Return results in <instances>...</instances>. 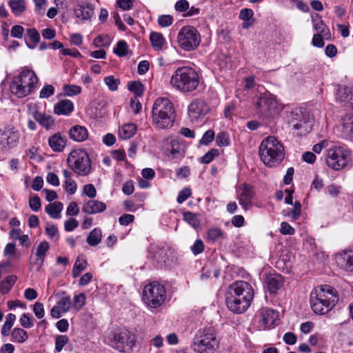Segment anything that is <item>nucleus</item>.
<instances>
[{
	"instance_id": "1",
	"label": "nucleus",
	"mask_w": 353,
	"mask_h": 353,
	"mask_svg": "<svg viewBox=\"0 0 353 353\" xmlns=\"http://www.w3.org/2000/svg\"><path fill=\"white\" fill-rule=\"evenodd\" d=\"M175 118L173 103L167 97L157 98L152 109V121L155 128L159 130L171 128Z\"/></svg>"
},
{
	"instance_id": "2",
	"label": "nucleus",
	"mask_w": 353,
	"mask_h": 353,
	"mask_svg": "<svg viewBox=\"0 0 353 353\" xmlns=\"http://www.w3.org/2000/svg\"><path fill=\"white\" fill-rule=\"evenodd\" d=\"M170 83L175 90L183 93H189L197 89L200 83V77L192 68L180 67L172 75Z\"/></svg>"
},
{
	"instance_id": "3",
	"label": "nucleus",
	"mask_w": 353,
	"mask_h": 353,
	"mask_svg": "<svg viewBox=\"0 0 353 353\" xmlns=\"http://www.w3.org/2000/svg\"><path fill=\"white\" fill-rule=\"evenodd\" d=\"M335 290L330 285H321L310 294V305L314 313L324 314L329 312L337 301Z\"/></svg>"
},
{
	"instance_id": "4",
	"label": "nucleus",
	"mask_w": 353,
	"mask_h": 353,
	"mask_svg": "<svg viewBox=\"0 0 353 353\" xmlns=\"http://www.w3.org/2000/svg\"><path fill=\"white\" fill-rule=\"evenodd\" d=\"M259 154L266 165L274 167L284 159V147L276 138L269 136L261 143Z\"/></svg>"
},
{
	"instance_id": "5",
	"label": "nucleus",
	"mask_w": 353,
	"mask_h": 353,
	"mask_svg": "<svg viewBox=\"0 0 353 353\" xmlns=\"http://www.w3.org/2000/svg\"><path fill=\"white\" fill-rule=\"evenodd\" d=\"M38 78L33 70L25 69L17 77H14L10 83L11 92L19 98L30 94L34 90Z\"/></svg>"
},
{
	"instance_id": "6",
	"label": "nucleus",
	"mask_w": 353,
	"mask_h": 353,
	"mask_svg": "<svg viewBox=\"0 0 353 353\" xmlns=\"http://www.w3.org/2000/svg\"><path fill=\"white\" fill-rule=\"evenodd\" d=\"M108 344L121 352L131 350L136 343L135 334L125 327H118L108 333Z\"/></svg>"
},
{
	"instance_id": "7",
	"label": "nucleus",
	"mask_w": 353,
	"mask_h": 353,
	"mask_svg": "<svg viewBox=\"0 0 353 353\" xmlns=\"http://www.w3.org/2000/svg\"><path fill=\"white\" fill-rule=\"evenodd\" d=\"M351 161V151L345 146L335 145L327 151L325 161L327 165L339 171L347 166Z\"/></svg>"
},
{
	"instance_id": "8",
	"label": "nucleus",
	"mask_w": 353,
	"mask_h": 353,
	"mask_svg": "<svg viewBox=\"0 0 353 353\" xmlns=\"http://www.w3.org/2000/svg\"><path fill=\"white\" fill-rule=\"evenodd\" d=\"M219 343L214 330L207 328L194 339L192 348L198 353H213L219 347Z\"/></svg>"
},
{
	"instance_id": "9",
	"label": "nucleus",
	"mask_w": 353,
	"mask_h": 353,
	"mask_svg": "<svg viewBox=\"0 0 353 353\" xmlns=\"http://www.w3.org/2000/svg\"><path fill=\"white\" fill-rule=\"evenodd\" d=\"M254 105L257 113L266 117L273 116L282 109L276 97L269 92H265L256 97Z\"/></svg>"
},
{
	"instance_id": "10",
	"label": "nucleus",
	"mask_w": 353,
	"mask_h": 353,
	"mask_svg": "<svg viewBox=\"0 0 353 353\" xmlns=\"http://www.w3.org/2000/svg\"><path fill=\"white\" fill-rule=\"evenodd\" d=\"M70 168L80 176H86L91 172V163L88 153L83 150H74L68 157Z\"/></svg>"
},
{
	"instance_id": "11",
	"label": "nucleus",
	"mask_w": 353,
	"mask_h": 353,
	"mask_svg": "<svg viewBox=\"0 0 353 353\" xmlns=\"http://www.w3.org/2000/svg\"><path fill=\"white\" fill-rule=\"evenodd\" d=\"M165 298V288L157 282L146 285L143 290V299L150 307L156 308L160 306Z\"/></svg>"
},
{
	"instance_id": "12",
	"label": "nucleus",
	"mask_w": 353,
	"mask_h": 353,
	"mask_svg": "<svg viewBox=\"0 0 353 353\" xmlns=\"http://www.w3.org/2000/svg\"><path fill=\"white\" fill-rule=\"evenodd\" d=\"M201 42L200 34L193 26L183 27L178 34L179 46L187 51L194 50Z\"/></svg>"
},
{
	"instance_id": "13",
	"label": "nucleus",
	"mask_w": 353,
	"mask_h": 353,
	"mask_svg": "<svg viewBox=\"0 0 353 353\" xmlns=\"http://www.w3.org/2000/svg\"><path fill=\"white\" fill-rule=\"evenodd\" d=\"M20 135L14 127L8 126L0 130V150L4 152L15 148L19 141Z\"/></svg>"
},
{
	"instance_id": "14",
	"label": "nucleus",
	"mask_w": 353,
	"mask_h": 353,
	"mask_svg": "<svg viewBox=\"0 0 353 353\" xmlns=\"http://www.w3.org/2000/svg\"><path fill=\"white\" fill-rule=\"evenodd\" d=\"M230 294L237 296L250 303L253 299L254 290L248 282L238 281L230 285L228 291Z\"/></svg>"
},
{
	"instance_id": "15",
	"label": "nucleus",
	"mask_w": 353,
	"mask_h": 353,
	"mask_svg": "<svg viewBox=\"0 0 353 353\" xmlns=\"http://www.w3.org/2000/svg\"><path fill=\"white\" fill-rule=\"evenodd\" d=\"M210 108L207 103L201 99H195L188 105V115L192 121H199L208 113Z\"/></svg>"
},
{
	"instance_id": "16",
	"label": "nucleus",
	"mask_w": 353,
	"mask_h": 353,
	"mask_svg": "<svg viewBox=\"0 0 353 353\" xmlns=\"http://www.w3.org/2000/svg\"><path fill=\"white\" fill-rule=\"evenodd\" d=\"M49 248L50 246L47 241L40 242L36 248L35 254L32 253L30 256V264L31 270H34L37 272L41 270Z\"/></svg>"
},
{
	"instance_id": "17",
	"label": "nucleus",
	"mask_w": 353,
	"mask_h": 353,
	"mask_svg": "<svg viewBox=\"0 0 353 353\" xmlns=\"http://www.w3.org/2000/svg\"><path fill=\"white\" fill-rule=\"evenodd\" d=\"M240 190L241 193L238 195L237 199L242 208L247 210L252 206V200L255 196V192L254 188L248 183L242 184Z\"/></svg>"
},
{
	"instance_id": "18",
	"label": "nucleus",
	"mask_w": 353,
	"mask_h": 353,
	"mask_svg": "<svg viewBox=\"0 0 353 353\" xmlns=\"http://www.w3.org/2000/svg\"><path fill=\"white\" fill-rule=\"evenodd\" d=\"M29 113L39 125L48 130L54 125L53 117L40 112L36 105L29 106Z\"/></svg>"
},
{
	"instance_id": "19",
	"label": "nucleus",
	"mask_w": 353,
	"mask_h": 353,
	"mask_svg": "<svg viewBox=\"0 0 353 353\" xmlns=\"http://www.w3.org/2000/svg\"><path fill=\"white\" fill-rule=\"evenodd\" d=\"M225 301L228 309L236 314L244 312L251 304V303L247 301L230 294L229 292L226 294Z\"/></svg>"
},
{
	"instance_id": "20",
	"label": "nucleus",
	"mask_w": 353,
	"mask_h": 353,
	"mask_svg": "<svg viewBox=\"0 0 353 353\" xmlns=\"http://www.w3.org/2000/svg\"><path fill=\"white\" fill-rule=\"evenodd\" d=\"M292 125L293 128L300 130L301 135L308 133L312 128V119H310L307 115L299 117L298 112H292Z\"/></svg>"
},
{
	"instance_id": "21",
	"label": "nucleus",
	"mask_w": 353,
	"mask_h": 353,
	"mask_svg": "<svg viewBox=\"0 0 353 353\" xmlns=\"http://www.w3.org/2000/svg\"><path fill=\"white\" fill-rule=\"evenodd\" d=\"M336 101L345 105L353 103V85H338L336 93Z\"/></svg>"
},
{
	"instance_id": "22",
	"label": "nucleus",
	"mask_w": 353,
	"mask_h": 353,
	"mask_svg": "<svg viewBox=\"0 0 353 353\" xmlns=\"http://www.w3.org/2000/svg\"><path fill=\"white\" fill-rule=\"evenodd\" d=\"M72 301L69 296L60 298L57 304L51 309L50 314L54 319H59L61 314L68 312L71 307Z\"/></svg>"
},
{
	"instance_id": "23",
	"label": "nucleus",
	"mask_w": 353,
	"mask_h": 353,
	"mask_svg": "<svg viewBox=\"0 0 353 353\" xmlns=\"http://www.w3.org/2000/svg\"><path fill=\"white\" fill-rule=\"evenodd\" d=\"M169 247L165 244L151 245L150 252L157 263H165L168 259Z\"/></svg>"
},
{
	"instance_id": "24",
	"label": "nucleus",
	"mask_w": 353,
	"mask_h": 353,
	"mask_svg": "<svg viewBox=\"0 0 353 353\" xmlns=\"http://www.w3.org/2000/svg\"><path fill=\"white\" fill-rule=\"evenodd\" d=\"M336 260L341 268L350 272L353 271V250L343 251L337 255Z\"/></svg>"
},
{
	"instance_id": "25",
	"label": "nucleus",
	"mask_w": 353,
	"mask_h": 353,
	"mask_svg": "<svg viewBox=\"0 0 353 353\" xmlns=\"http://www.w3.org/2000/svg\"><path fill=\"white\" fill-rule=\"evenodd\" d=\"M75 17L83 21L90 19L94 14V8L90 3H79L74 10Z\"/></svg>"
},
{
	"instance_id": "26",
	"label": "nucleus",
	"mask_w": 353,
	"mask_h": 353,
	"mask_svg": "<svg viewBox=\"0 0 353 353\" xmlns=\"http://www.w3.org/2000/svg\"><path fill=\"white\" fill-rule=\"evenodd\" d=\"M278 314L274 310L270 308H263L261 312L260 323H262L263 328L270 329L272 327L278 319Z\"/></svg>"
},
{
	"instance_id": "27",
	"label": "nucleus",
	"mask_w": 353,
	"mask_h": 353,
	"mask_svg": "<svg viewBox=\"0 0 353 353\" xmlns=\"http://www.w3.org/2000/svg\"><path fill=\"white\" fill-rule=\"evenodd\" d=\"M48 145L54 152H61L67 145V139L60 132H57L49 137Z\"/></svg>"
},
{
	"instance_id": "28",
	"label": "nucleus",
	"mask_w": 353,
	"mask_h": 353,
	"mask_svg": "<svg viewBox=\"0 0 353 353\" xmlns=\"http://www.w3.org/2000/svg\"><path fill=\"white\" fill-rule=\"evenodd\" d=\"M165 150L166 154L171 155L173 159L183 157L185 154L183 145L176 139L167 140Z\"/></svg>"
},
{
	"instance_id": "29",
	"label": "nucleus",
	"mask_w": 353,
	"mask_h": 353,
	"mask_svg": "<svg viewBox=\"0 0 353 353\" xmlns=\"http://www.w3.org/2000/svg\"><path fill=\"white\" fill-rule=\"evenodd\" d=\"M106 210V205L97 200H90L84 203L82 207V211L88 214H94L102 212Z\"/></svg>"
},
{
	"instance_id": "30",
	"label": "nucleus",
	"mask_w": 353,
	"mask_h": 353,
	"mask_svg": "<svg viewBox=\"0 0 353 353\" xmlns=\"http://www.w3.org/2000/svg\"><path fill=\"white\" fill-rule=\"evenodd\" d=\"M69 136L74 141L82 142L88 138V131L84 126L75 125L70 129Z\"/></svg>"
},
{
	"instance_id": "31",
	"label": "nucleus",
	"mask_w": 353,
	"mask_h": 353,
	"mask_svg": "<svg viewBox=\"0 0 353 353\" xmlns=\"http://www.w3.org/2000/svg\"><path fill=\"white\" fill-rule=\"evenodd\" d=\"M74 110L73 103L68 99H63L54 106V112L57 115H68Z\"/></svg>"
},
{
	"instance_id": "32",
	"label": "nucleus",
	"mask_w": 353,
	"mask_h": 353,
	"mask_svg": "<svg viewBox=\"0 0 353 353\" xmlns=\"http://www.w3.org/2000/svg\"><path fill=\"white\" fill-rule=\"evenodd\" d=\"M267 287L270 293H275L283 284V279L281 274H270L266 277Z\"/></svg>"
},
{
	"instance_id": "33",
	"label": "nucleus",
	"mask_w": 353,
	"mask_h": 353,
	"mask_svg": "<svg viewBox=\"0 0 353 353\" xmlns=\"http://www.w3.org/2000/svg\"><path fill=\"white\" fill-rule=\"evenodd\" d=\"M137 132V125L134 123H125L119 130V137L121 139H129Z\"/></svg>"
},
{
	"instance_id": "34",
	"label": "nucleus",
	"mask_w": 353,
	"mask_h": 353,
	"mask_svg": "<svg viewBox=\"0 0 353 353\" xmlns=\"http://www.w3.org/2000/svg\"><path fill=\"white\" fill-rule=\"evenodd\" d=\"M63 208V204L59 201H55L46 207V212L52 219H59L61 212Z\"/></svg>"
},
{
	"instance_id": "35",
	"label": "nucleus",
	"mask_w": 353,
	"mask_h": 353,
	"mask_svg": "<svg viewBox=\"0 0 353 353\" xmlns=\"http://www.w3.org/2000/svg\"><path fill=\"white\" fill-rule=\"evenodd\" d=\"M17 280V277L15 275H10L6 276L0 282V294H8L11 290Z\"/></svg>"
},
{
	"instance_id": "36",
	"label": "nucleus",
	"mask_w": 353,
	"mask_h": 353,
	"mask_svg": "<svg viewBox=\"0 0 353 353\" xmlns=\"http://www.w3.org/2000/svg\"><path fill=\"white\" fill-rule=\"evenodd\" d=\"M343 133L353 137V114H346L341 119Z\"/></svg>"
},
{
	"instance_id": "37",
	"label": "nucleus",
	"mask_w": 353,
	"mask_h": 353,
	"mask_svg": "<svg viewBox=\"0 0 353 353\" xmlns=\"http://www.w3.org/2000/svg\"><path fill=\"white\" fill-rule=\"evenodd\" d=\"M28 339V332L22 328L14 327L11 331V341L14 343H23Z\"/></svg>"
},
{
	"instance_id": "38",
	"label": "nucleus",
	"mask_w": 353,
	"mask_h": 353,
	"mask_svg": "<svg viewBox=\"0 0 353 353\" xmlns=\"http://www.w3.org/2000/svg\"><path fill=\"white\" fill-rule=\"evenodd\" d=\"M102 232L99 228H94L87 237V243L91 246L97 245L101 241Z\"/></svg>"
},
{
	"instance_id": "39",
	"label": "nucleus",
	"mask_w": 353,
	"mask_h": 353,
	"mask_svg": "<svg viewBox=\"0 0 353 353\" xmlns=\"http://www.w3.org/2000/svg\"><path fill=\"white\" fill-rule=\"evenodd\" d=\"M152 46L155 50H160L162 49L163 45L165 43V39L161 33L152 32L150 36Z\"/></svg>"
},
{
	"instance_id": "40",
	"label": "nucleus",
	"mask_w": 353,
	"mask_h": 353,
	"mask_svg": "<svg viewBox=\"0 0 353 353\" xmlns=\"http://www.w3.org/2000/svg\"><path fill=\"white\" fill-rule=\"evenodd\" d=\"M87 265L86 259L83 256H79L75 261L73 270H72V276L74 278L78 277L81 272L85 269Z\"/></svg>"
},
{
	"instance_id": "41",
	"label": "nucleus",
	"mask_w": 353,
	"mask_h": 353,
	"mask_svg": "<svg viewBox=\"0 0 353 353\" xmlns=\"http://www.w3.org/2000/svg\"><path fill=\"white\" fill-rule=\"evenodd\" d=\"M27 36L32 42L30 44L28 41H26L27 46L30 49H34L40 41L39 32L35 28H30L27 30Z\"/></svg>"
},
{
	"instance_id": "42",
	"label": "nucleus",
	"mask_w": 353,
	"mask_h": 353,
	"mask_svg": "<svg viewBox=\"0 0 353 353\" xmlns=\"http://www.w3.org/2000/svg\"><path fill=\"white\" fill-rule=\"evenodd\" d=\"M9 6L15 15L21 14L26 9V3L23 0H11Z\"/></svg>"
},
{
	"instance_id": "43",
	"label": "nucleus",
	"mask_w": 353,
	"mask_h": 353,
	"mask_svg": "<svg viewBox=\"0 0 353 353\" xmlns=\"http://www.w3.org/2000/svg\"><path fill=\"white\" fill-rule=\"evenodd\" d=\"M183 219L194 228H198L200 226V221L198 216L191 212H185L183 214Z\"/></svg>"
},
{
	"instance_id": "44",
	"label": "nucleus",
	"mask_w": 353,
	"mask_h": 353,
	"mask_svg": "<svg viewBox=\"0 0 353 353\" xmlns=\"http://www.w3.org/2000/svg\"><path fill=\"white\" fill-rule=\"evenodd\" d=\"M313 26L314 28L318 31L320 34H323V37L325 38H328V36L330 35L328 29L327 28L325 24L323 23V21L318 18V19H313Z\"/></svg>"
},
{
	"instance_id": "45",
	"label": "nucleus",
	"mask_w": 353,
	"mask_h": 353,
	"mask_svg": "<svg viewBox=\"0 0 353 353\" xmlns=\"http://www.w3.org/2000/svg\"><path fill=\"white\" fill-rule=\"evenodd\" d=\"M128 48L127 43L123 40H121L117 42L116 47L113 50V52L118 57H122L127 55Z\"/></svg>"
},
{
	"instance_id": "46",
	"label": "nucleus",
	"mask_w": 353,
	"mask_h": 353,
	"mask_svg": "<svg viewBox=\"0 0 353 353\" xmlns=\"http://www.w3.org/2000/svg\"><path fill=\"white\" fill-rule=\"evenodd\" d=\"M69 342V338L67 335H59L55 339V352L62 351L63 347Z\"/></svg>"
},
{
	"instance_id": "47",
	"label": "nucleus",
	"mask_w": 353,
	"mask_h": 353,
	"mask_svg": "<svg viewBox=\"0 0 353 353\" xmlns=\"http://www.w3.org/2000/svg\"><path fill=\"white\" fill-rule=\"evenodd\" d=\"M128 88L130 91L134 92L137 96H141L144 91L143 84L139 81L129 82Z\"/></svg>"
},
{
	"instance_id": "48",
	"label": "nucleus",
	"mask_w": 353,
	"mask_h": 353,
	"mask_svg": "<svg viewBox=\"0 0 353 353\" xmlns=\"http://www.w3.org/2000/svg\"><path fill=\"white\" fill-rule=\"evenodd\" d=\"M104 83L111 91H116L118 90V86L120 83L119 79L114 78V76L110 75L104 78Z\"/></svg>"
},
{
	"instance_id": "49",
	"label": "nucleus",
	"mask_w": 353,
	"mask_h": 353,
	"mask_svg": "<svg viewBox=\"0 0 353 353\" xmlns=\"http://www.w3.org/2000/svg\"><path fill=\"white\" fill-rule=\"evenodd\" d=\"M81 88L77 85H66L63 87L64 94L68 97H73L80 94Z\"/></svg>"
},
{
	"instance_id": "50",
	"label": "nucleus",
	"mask_w": 353,
	"mask_h": 353,
	"mask_svg": "<svg viewBox=\"0 0 353 353\" xmlns=\"http://www.w3.org/2000/svg\"><path fill=\"white\" fill-rule=\"evenodd\" d=\"M46 233L51 239L57 240L59 239V231L58 228L52 223H48L46 224Z\"/></svg>"
},
{
	"instance_id": "51",
	"label": "nucleus",
	"mask_w": 353,
	"mask_h": 353,
	"mask_svg": "<svg viewBox=\"0 0 353 353\" xmlns=\"http://www.w3.org/2000/svg\"><path fill=\"white\" fill-rule=\"evenodd\" d=\"M301 205L299 202H296L294 208L285 213V216L290 217L292 220H297L301 214Z\"/></svg>"
},
{
	"instance_id": "52",
	"label": "nucleus",
	"mask_w": 353,
	"mask_h": 353,
	"mask_svg": "<svg viewBox=\"0 0 353 353\" xmlns=\"http://www.w3.org/2000/svg\"><path fill=\"white\" fill-rule=\"evenodd\" d=\"M74 307L77 310H80L84 306L85 303V295L83 293H80L74 296Z\"/></svg>"
},
{
	"instance_id": "53",
	"label": "nucleus",
	"mask_w": 353,
	"mask_h": 353,
	"mask_svg": "<svg viewBox=\"0 0 353 353\" xmlns=\"http://www.w3.org/2000/svg\"><path fill=\"white\" fill-rule=\"evenodd\" d=\"M223 236V232L217 228H211L208 232V238L210 241L214 242Z\"/></svg>"
},
{
	"instance_id": "54",
	"label": "nucleus",
	"mask_w": 353,
	"mask_h": 353,
	"mask_svg": "<svg viewBox=\"0 0 353 353\" xmlns=\"http://www.w3.org/2000/svg\"><path fill=\"white\" fill-rule=\"evenodd\" d=\"M54 94V88L52 85H44L40 91L39 97L41 99H48Z\"/></svg>"
},
{
	"instance_id": "55",
	"label": "nucleus",
	"mask_w": 353,
	"mask_h": 353,
	"mask_svg": "<svg viewBox=\"0 0 353 353\" xmlns=\"http://www.w3.org/2000/svg\"><path fill=\"white\" fill-rule=\"evenodd\" d=\"M219 151L216 149H212L205 153L202 157L201 162L202 163H210L215 157L219 155Z\"/></svg>"
},
{
	"instance_id": "56",
	"label": "nucleus",
	"mask_w": 353,
	"mask_h": 353,
	"mask_svg": "<svg viewBox=\"0 0 353 353\" xmlns=\"http://www.w3.org/2000/svg\"><path fill=\"white\" fill-rule=\"evenodd\" d=\"M173 17L170 14H163L159 17L158 23L161 27H168L173 23Z\"/></svg>"
},
{
	"instance_id": "57",
	"label": "nucleus",
	"mask_w": 353,
	"mask_h": 353,
	"mask_svg": "<svg viewBox=\"0 0 353 353\" xmlns=\"http://www.w3.org/2000/svg\"><path fill=\"white\" fill-rule=\"evenodd\" d=\"M216 142L220 147L228 145L230 144L228 135L224 132H219L216 136Z\"/></svg>"
},
{
	"instance_id": "58",
	"label": "nucleus",
	"mask_w": 353,
	"mask_h": 353,
	"mask_svg": "<svg viewBox=\"0 0 353 353\" xmlns=\"http://www.w3.org/2000/svg\"><path fill=\"white\" fill-rule=\"evenodd\" d=\"M19 322L21 325L24 328L32 327L34 325V319L30 318L28 314L26 313L21 315Z\"/></svg>"
},
{
	"instance_id": "59",
	"label": "nucleus",
	"mask_w": 353,
	"mask_h": 353,
	"mask_svg": "<svg viewBox=\"0 0 353 353\" xmlns=\"http://www.w3.org/2000/svg\"><path fill=\"white\" fill-rule=\"evenodd\" d=\"M24 28L20 25H14L12 27L10 34L12 37L21 39L23 37Z\"/></svg>"
},
{
	"instance_id": "60",
	"label": "nucleus",
	"mask_w": 353,
	"mask_h": 353,
	"mask_svg": "<svg viewBox=\"0 0 353 353\" xmlns=\"http://www.w3.org/2000/svg\"><path fill=\"white\" fill-rule=\"evenodd\" d=\"M33 312L38 319H42L44 316L45 311L43 303L36 302L33 306Z\"/></svg>"
},
{
	"instance_id": "61",
	"label": "nucleus",
	"mask_w": 353,
	"mask_h": 353,
	"mask_svg": "<svg viewBox=\"0 0 353 353\" xmlns=\"http://www.w3.org/2000/svg\"><path fill=\"white\" fill-rule=\"evenodd\" d=\"M204 250V244L201 239L195 241L194 245L191 247V251L194 255H198Z\"/></svg>"
},
{
	"instance_id": "62",
	"label": "nucleus",
	"mask_w": 353,
	"mask_h": 353,
	"mask_svg": "<svg viewBox=\"0 0 353 353\" xmlns=\"http://www.w3.org/2000/svg\"><path fill=\"white\" fill-rule=\"evenodd\" d=\"M29 206L34 212L41 208V199L38 196H34L29 199Z\"/></svg>"
},
{
	"instance_id": "63",
	"label": "nucleus",
	"mask_w": 353,
	"mask_h": 353,
	"mask_svg": "<svg viewBox=\"0 0 353 353\" xmlns=\"http://www.w3.org/2000/svg\"><path fill=\"white\" fill-rule=\"evenodd\" d=\"M214 138V132L213 130H209L206 131L201 139V143L203 145H208L210 143H211Z\"/></svg>"
},
{
	"instance_id": "64",
	"label": "nucleus",
	"mask_w": 353,
	"mask_h": 353,
	"mask_svg": "<svg viewBox=\"0 0 353 353\" xmlns=\"http://www.w3.org/2000/svg\"><path fill=\"white\" fill-rule=\"evenodd\" d=\"M280 232L284 235H292L294 234V229L287 222H282L281 224Z\"/></svg>"
}]
</instances>
